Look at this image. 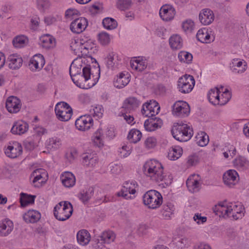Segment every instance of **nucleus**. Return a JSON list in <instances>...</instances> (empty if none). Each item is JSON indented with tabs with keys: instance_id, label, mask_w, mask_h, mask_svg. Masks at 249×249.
I'll return each mask as SVG.
<instances>
[{
	"instance_id": "obj_1",
	"label": "nucleus",
	"mask_w": 249,
	"mask_h": 249,
	"mask_svg": "<svg viewBox=\"0 0 249 249\" xmlns=\"http://www.w3.org/2000/svg\"><path fill=\"white\" fill-rule=\"evenodd\" d=\"M70 74L73 83L78 87L85 88L83 86L84 81L86 82L90 78L91 69L89 67H84L82 69L81 63L74 60L70 67Z\"/></svg>"
},
{
	"instance_id": "obj_2",
	"label": "nucleus",
	"mask_w": 249,
	"mask_h": 249,
	"mask_svg": "<svg viewBox=\"0 0 249 249\" xmlns=\"http://www.w3.org/2000/svg\"><path fill=\"white\" fill-rule=\"evenodd\" d=\"M173 137L179 142H187L193 135V129L187 124L175 123L171 130Z\"/></svg>"
},
{
	"instance_id": "obj_3",
	"label": "nucleus",
	"mask_w": 249,
	"mask_h": 249,
	"mask_svg": "<svg viewBox=\"0 0 249 249\" xmlns=\"http://www.w3.org/2000/svg\"><path fill=\"white\" fill-rule=\"evenodd\" d=\"M73 212L72 204L68 201H61L54 208L53 214L59 221H65L69 219Z\"/></svg>"
},
{
	"instance_id": "obj_4",
	"label": "nucleus",
	"mask_w": 249,
	"mask_h": 249,
	"mask_svg": "<svg viewBox=\"0 0 249 249\" xmlns=\"http://www.w3.org/2000/svg\"><path fill=\"white\" fill-rule=\"evenodd\" d=\"M55 112L59 120L66 122L71 119L72 114V109L69 104L61 102L56 105Z\"/></svg>"
},
{
	"instance_id": "obj_5",
	"label": "nucleus",
	"mask_w": 249,
	"mask_h": 249,
	"mask_svg": "<svg viewBox=\"0 0 249 249\" xmlns=\"http://www.w3.org/2000/svg\"><path fill=\"white\" fill-rule=\"evenodd\" d=\"M195 84L194 77L190 75H184L179 78L178 88L183 93H189L193 89Z\"/></svg>"
},
{
	"instance_id": "obj_6",
	"label": "nucleus",
	"mask_w": 249,
	"mask_h": 249,
	"mask_svg": "<svg viewBox=\"0 0 249 249\" xmlns=\"http://www.w3.org/2000/svg\"><path fill=\"white\" fill-rule=\"evenodd\" d=\"M190 112V106L186 102L178 101L173 106L172 113L174 116L183 118L188 116Z\"/></svg>"
},
{
	"instance_id": "obj_7",
	"label": "nucleus",
	"mask_w": 249,
	"mask_h": 249,
	"mask_svg": "<svg viewBox=\"0 0 249 249\" xmlns=\"http://www.w3.org/2000/svg\"><path fill=\"white\" fill-rule=\"evenodd\" d=\"M225 213L229 217H232L234 220L241 218L244 214V208L240 204H232L227 206Z\"/></svg>"
},
{
	"instance_id": "obj_8",
	"label": "nucleus",
	"mask_w": 249,
	"mask_h": 249,
	"mask_svg": "<svg viewBox=\"0 0 249 249\" xmlns=\"http://www.w3.org/2000/svg\"><path fill=\"white\" fill-rule=\"evenodd\" d=\"M137 186L138 184L135 181H125L121 191L117 193V196H122L126 199H131L130 195L135 194L136 192L135 188Z\"/></svg>"
},
{
	"instance_id": "obj_9",
	"label": "nucleus",
	"mask_w": 249,
	"mask_h": 249,
	"mask_svg": "<svg viewBox=\"0 0 249 249\" xmlns=\"http://www.w3.org/2000/svg\"><path fill=\"white\" fill-rule=\"evenodd\" d=\"M93 124V120L90 115L81 116L75 122L76 128L84 131L89 130Z\"/></svg>"
},
{
	"instance_id": "obj_10",
	"label": "nucleus",
	"mask_w": 249,
	"mask_h": 249,
	"mask_svg": "<svg viewBox=\"0 0 249 249\" xmlns=\"http://www.w3.org/2000/svg\"><path fill=\"white\" fill-rule=\"evenodd\" d=\"M88 24L87 19L85 18L80 17L75 19L70 25V29L75 34H80L83 32Z\"/></svg>"
},
{
	"instance_id": "obj_11",
	"label": "nucleus",
	"mask_w": 249,
	"mask_h": 249,
	"mask_svg": "<svg viewBox=\"0 0 249 249\" xmlns=\"http://www.w3.org/2000/svg\"><path fill=\"white\" fill-rule=\"evenodd\" d=\"M219 92V90L217 88L211 89L208 93L209 102L214 105L223 106L225 105L229 101V97L224 100L222 98H220Z\"/></svg>"
},
{
	"instance_id": "obj_12",
	"label": "nucleus",
	"mask_w": 249,
	"mask_h": 249,
	"mask_svg": "<svg viewBox=\"0 0 249 249\" xmlns=\"http://www.w3.org/2000/svg\"><path fill=\"white\" fill-rule=\"evenodd\" d=\"M157 167L158 168V170H157V182L159 180L163 181V182L160 184L159 186L161 188H164L167 186L172 183V177L169 175L168 177L164 175L163 172V167L161 163L158 162L157 161Z\"/></svg>"
},
{
	"instance_id": "obj_13",
	"label": "nucleus",
	"mask_w": 249,
	"mask_h": 249,
	"mask_svg": "<svg viewBox=\"0 0 249 249\" xmlns=\"http://www.w3.org/2000/svg\"><path fill=\"white\" fill-rule=\"evenodd\" d=\"M140 104V101L137 98L129 97L124 100L122 107L126 113H130L135 110Z\"/></svg>"
},
{
	"instance_id": "obj_14",
	"label": "nucleus",
	"mask_w": 249,
	"mask_h": 249,
	"mask_svg": "<svg viewBox=\"0 0 249 249\" xmlns=\"http://www.w3.org/2000/svg\"><path fill=\"white\" fill-rule=\"evenodd\" d=\"M76 44V42H75L74 44L71 47V49L73 51L74 53L79 56H80V55H85L89 57H91L92 53L94 52V50H95V47L94 46V44L91 43V44H89V42H87L85 44L81 45L80 48L81 51L79 52V49H73V46Z\"/></svg>"
},
{
	"instance_id": "obj_15",
	"label": "nucleus",
	"mask_w": 249,
	"mask_h": 249,
	"mask_svg": "<svg viewBox=\"0 0 249 249\" xmlns=\"http://www.w3.org/2000/svg\"><path fill=\"white\" fill-rule=\"evenodd\" d=\"M176 14L174 8L170 5H163L160 9L159 15L161 18L164 21H169L173 19Z\"/></svg>"
},
{
	"instance_id": "obj_16",
	"label": "nucleus",
	"mask_w": 249,
	"mask_h": 249,
	"mask_svg": "<svg viewBox=\"0 0 249 249\" xmlns=\"http://www.w3.org/2000/svg\"><path fill=\"white\" fill-rule=\"evenodd\" d=\"M20 101L16 97L11 96L8 98L6 102V107L10 113H17L20 108Z\"/></svg>"
},
{
	"instance_id": "obj_17",
	"label": "nucleus",
	"mask_w": 249,
	"mask_h": 249,
	"mask_svg": "<svg viewBox=\"0 0 249 249\" xmlns=\"http://www.w3.org/2000/svg\"><path fill=\"white\" fill-rule=\"evenodd\" d=\"M22 147L18 142H14L12 145H9L5 151V154L9 158H16L21 154Z\"/></svg>"
},
{
	"instance_id": "obj_18",
	"label": "nucleus",
	"mask_w": 249,
	"mask_h": 249,
	"mask_svg": "<svg viewBox=\"0 0 249 249\" xmlns=\"http://www.w3.org/2000/svg\"><path fill=\"white\" fill-rule=\"evenodd\" d=\"M196 37L198 41L203 43H210L214 40V36L208 32L207 28H203L199 30Z\"/></svg>"
},
{
	"instance_id": "obj_19",
	"label": "nucleus",
	"mask_w": 249,
	"mask_h": 249,
	"mask_svg": "<svg viewBox=\"0 0 249 249\" xmlns=\"http://www.w3.org/2000/svg\"><path fill=\"white\" fill-rule=\"evenodd\" d=\"M238 173L235 170H229L223 175V178L225 184L231 187L238 182Z\"/></svg>"
},
{
	"instance_id": "obj_20",
	"label": "nucleus",
	"mask_w": 249,
	"mask_h": 249,
	"mask_svg": "<svg viewBox=\"0 0 249 249\" xmlns=\"http://www.w3.org/2000/svg\"><path fill=\"white\" fill-rule=\"evenodd\" d=\"M214 14L210 9H203L199 13V18L201 23L209 25L214 20Z\"/></svg>"
},
{
	"instance_id": "obj_21",
	"label": "nucleus",
	"mask_w": 249,
	"mask_h": 249,
	"mask_svg": "<svg viewBox=\"0 0 249 249\" xmlns=\"http://www.w3.org/2000/svg\"><path fill=\"white\" fill-rule=\"evenodd\" d=\"M153 195L156 196V190H151L148 191L143 196V203L149 209H156V199L153 197Z\"/></svg>"
},
{
	"instance_id": "obj_22",
	"label": "nucleus",
	"mask_w": 249,
	"mask_h": 249,
	"mask_svg": "<svg viewBox=\"0 0 249 249\" xmlns=\"http://www.w3.org/2000/svg\"><path fill=\"white\" fill-rule=\"evenodd\" d=\"M156 100H151L142 105L141 112L147 117H156L154 114Z\"/></svg>"
},
{
	"instance_id": "obj_23",
	"label": "nucleus",
	"mask_w": 249,
	"mask_h": 249,
	"mask_svg": "<svg viewBox=\"0 0 249 249\" xmlns=\"http://www.w3.org/2000/svg\"><path fill=\"white\" fill-rule=\"evenodd\" d=\"M40 213L38 211L34 210H29L23 215V218L26 223H36L40 219Z\"/></svg>"
},
{
	"instance_id": "obj_24",
	"label": "nucleus",
	"mask_w": 249,
	"mask_h": 249,
	"mask_svg": "<svg viewBox=\"0 0 249 249\" xmlns=\"http://www.w3.org/2000/svg\"><path fill=\"white\" fill-rule=\"evenodd\" d=\"M156 160L151 159L146 161L142 167V171L146 176L152 178L156 175Z\"/></svg>"
},
{
	"instance_id": "obj_25",
	"label": "nucleus",
	"mask_w": 249,
	"mask_h": 249,
	"mask_svg": "<svg viewBox=\"0 0 249 249\" xmlns=\"http://www.w3.org/2000/svg\"><path fill=\"white\" fill-rule=\"evenodd\" d=\"M9 67L12 70L18 69L22 65L23 60L19 55L15 54L10 55L8 58Z\"/></svg>"
},
{
	"instance_id": "obj_26",
	"label": "nucleus",
	"mask_w": 249,
	"mask_h": 249,
	"mask_svg": "<svg viewBox=\"0 0 249 249\" xmlns=\"http://www.w3.org/2000/svg\"><path fill=\"white\" fill-rule=\"evenodd\" d=\"M62 184L68 188L72 187L75 183V178L71 172H64L61 176Z\"/></svg>"
},
{
	"instance_id": "obj_27",
	"label": "nucleus",
	"mask_w": 249,
	"mask_h": 249,
	"mask_svg": "<svg viewBox=\"0 0 249 249\" xmlns=\"http://www.w3.org/2000/svg\"><path fill=\"white\" fill-rule=\"evenodd\" d=\"M40 44L46 49H49L55 46V39L50 35L42 36L40 38Z\"/></svg>"
},
{
	"instance_id": "obj_28",
	"label": "nucleus",
	"mask_w": 249,
	"mask_h": 249,
	"mask_svg": "<svg viewBox=\"0 0 249 249\" xmlns=\"http://www.w3.org/2000/svg\"><path fill=\"white\" fill-rule=\"evenodd\" d=\"M28 124L25 122H17L13 125L11 132L14 134L21 135L28 130Z\"/></svg>"
},
{
	"instance_id": "obj_29",
	"label": "nucleus",
	"mask_w": 249,
	"mask_h": 249,
	"mask_svg": "<svg viewBox=\"0 0 249 249\" xmlns=\"http://www.w3.org/2000/svg\"><path fill=\"white\" fill-rule=\"evenodd\" d=\"M13 229V222L10 220H5L0 223V235H8Z\"/></svg>"
},
{
	"instance_id": "obj_30",
	"label": "nucleus",
	"mask_w": 249,
	"mask_h": 249,
	"mask_svg": "<svg viewBox=\"0 0 249 249\" xmlns=\"http://www.w3.org/2000/svg\"><path fill=\"white\" fill-rule=\"evenodd\" d=\"M77 242L82 245L88 244L90 240V235L88 231L82 230L77 233Z\"/></svg>"
},
{
	"instance_id": "obj_31",
	"label": "nucleus",
	"mask_w": 249,
	"mask_h": 249,
	"mask_svg": "<svg viewBox=\"0 0 249 249\" xmlns=\"http://www.w3.org/2000/svg\"><path fill=\"white\" fill-rule=\"evenodd\" d=\"M169 44L172 49H180L183 46L182 39L180 36L174 35L169 38Z\"/></svg>"
},
{
	"instance_id": "obj_32",
	"label": "nucleus",
	"mask_w": 249,
	"mask_h": 249,
	"mask_svg": "<svg viewBox=\"0 0 249 249\" xmlns=\"http://www.w3.org/2000/svg\"><path fill=\"white\" fill-rule=\"evenodd\" d=\"M195 175L190 177L186 180V185L192 193L197 192L199 190V182L194 178Z\"/></svg>"
},
{
	"instance_id": "obj_33",
	"label": "nucleus",
	"mask_w": 249,
	"mask_h": 249,
	"mask_svg": "<svg viewBox=\"0 0 249 249\" xmlns=\"http://www.w3.org/2000/svg\"><path fill=\"white\" fill-rule=\"evenodd\" d=\"M129 81L128 76L123 73H121L114 81V85L117 88L121 89L126 86Z\"/></svg>"
},
{
	"instance_id": "obj_34",
	"label": "nucleus",
	"mask_w": 249,
	"mask_h": 249,
	"mask_svg": "<svg viewBox=\"0 0 249 249\" xmlns=\"http://www.w3.org/2000/svg\"><path fill=\"white\" fill-rule=\"evenodd\" d=\"M233 165L237 169L245 170L249 167V161L243 157L235 159L233 161Z\"/></svg>"
},
{
	"instance_id": "obj_35",
	"label": "nucleus",
	"mask_w": 249,
	"mask_h": 249,
	"mask_svg": "<svg viewBox=\"0 0 249 249\" xmlns=\"http://www.w3.org/2000/svg\"><path fill=\"white\" fill-rule=\"evenodd\" d=\"M142 137L141 132L137 129H131L127 136V139L130 142L136 143L139 142Z\"/></svg>"
},
{
	"instance_id": "obj_36",
	"label": "nucleus",
	"mask_w": 249,
	"mask_h": 249,
	"mask_svg": "<svg viewBox=\"0 0 249 249\" xmlns=\"http://www.w3.org/2000/svg\"><path fill=\"white\" fill-rule=\"evenodd\" d=\"M94 194V188L90 187L86 190H83L79 194L80 199L84 203L88 202Z\"/></svg>"
},
{
	"instance_id": "obj_37",
	"label": "nucleus",
	"mask_w": 249,
	"mask_h": 249,
	"mask_svg": "<svg viewBox=\"0 0 249 249\" xmlns=\"http://www.w3.org/2000/svg\"><path fill=\"white\" fill-rule=\"evenodd\" d=\"M36 196L27 195L21 193L20 194V202L22 207H25L29 204H33L35 201Z\"/></svg>"
},
{
	"instance_id": "obj_38",
	"label": "nucleus",
	"mask_w": 249,
	"mask_h": 249,
	"mask_svg": "<svg viewBox=\"0 0 249 249\" xmlns=\"http://www.w3.org/2000/svg\"><path fill=\"white\" fill-rule=\"evenodd\" d=\"M182 150L179 147H172L169 150L168 158L169 160H175L182 155Z\"/></svg>"
},
{
	"instance_id": "obj_39",
	"label": "nucleus",
	"mask_w": 249,
	"mask_h": 249,
	"mask_svg": "<svg viewBox=\"0 0 249 249\" xmlns=\"http://www.w3.org/2000/svg\"><path fill=\"white\" fill-rule=\"evenodd\" d=\"M99 238H101L106 244H109L114 241L116 235L113 231H107L103 232Z\"/></svg>"
},
{
	"instance_id": "obj_40",
	"label": "nucleus",
	"mask_w": 249,
	"mask_h": 249,
	"mask_svg": "<svg viewBox=\"0 0 249 249\" xmlns=\"http://www.w3.org/2000/svg\"><path fill=\"white\" fill-rule=\"evenodd\" d=\"M148 118L144 123V127L147 131H154L156 130V117Z\"/></svg>"
},
{
	"instance_id": "obj_41",
	"label": "nucleus",
	"mask_w": 249,
	"mask_h": 249,
	"mask_svg": "<svg viewBox=\"0 0 249 249\" xmlns=\"http://www.w3.org/2000/svg\"><path fill=\"white\" fill-rule=\"evenodd\" d=\"M103 26L107 29L112 30L117 27V21L111 18H106L103 20Z\"/></svg>"
},
{
	"instance_id": "obj_42",
	"label": "nucleus",
	"mask_w": 249,
	"mask_h": 249,
	"mask_svg": "<svg viewBox=\"0 0 249 249\" xmlns=\"http://www.w3.org/2000/svg\"><path fill=\"white\" fill-rule=\"evenodd\" d=\"M196 143L200 146H206L209 142V136L204 132H201L196 137Z\"/></svg>"
},
{
	"instance_id": "obj_43",
	"label": "nucleus",
	"mask_w": 249,
	"mask_h": 249,
	"mask_svg": "<svg viewBox=\"0 0 249 249\" xmlns=\"http://www.w3.org/2000/svg\"><path fill=\"white\" fill-rule=\"evenodd\" d=\"M132 3L131 0H117L116 7L121 11H124L128 9L131 7Z\"/></svg>"
},
{
	"instance_id": "obj_44",
	"label": "nucleus",
	"mask_w": 249,
	"mask_h": 249,
	"mask_svg": "<svg viewBox=\"0 0 249 249\" xmlns=\"http://www.w3.org/2000/svg\"><path fill=\"white\" fill-rule=\"evenodd\" d=\"M102 136L101 130H98L94 133L92 137V140L94 145L99 147L102 146L104 144Z\"/></svg>"
},
{
	"instance_id": "obj_45",
	"label": "nucleus",
	"mask_w": 249,
	"mask_h": 249,
	"mask_svg": "<svg viewBox=\"0 0 249 249\" xmlns=\"http://www.w3.org/2000/svg\"><path fill=\"white\" fill-rule=\"evenodd\" d=\"M178 57L181 62L186 63H190L193 59L192 54L186 52H180L178 53Z\"/></svg>"
},
{
	"instance_id": "obj_46",
	"label": "nucleus",
	"mask_w": 249,
	"mask_h": 249,
	"mask_svg": "<svg viewBox=\"0 0 249 249\" xmlns=\"http://www.w3.org/2000/svg\"><path fill=\"white\" fill-rule=\"evenodd\" d=\"M27 39L24 36H18L14 38L12 43L15 47L21 48L23 46Z\"/></svg>"
},
{
	"instance_id": "obj_47",
	"label": "nucleus",
	"mask_w": 249,
	"mask_h": 249,
	"mask_svg": "<svg viewBox=\"0 0 249 249\" xmlns=\"http://www.w3.org/2000/svg\"><path fill=\"white\" fill-rule=\"evenodd\" d=\"M98 39L102 45H106L110 42L109 35L107 33L102 32L98 35Z\"/></svg>"
},
{
	"instance_id": "obj_48",
	"label": "nucleus",
	"mask_w": 249,
	"mask_h": 249,
	"mask_svg": "<svg viewBox=\"0 0 249 249\" xmlns=\"http://www.w3.org/2000/svg\"><path fill=\"white\" fill-rule=\"evenodd\" d=\"M37 4L39 9L44 11L50 7L51 2L49 0H37Z\"/></svg>"
},
{
	"instance_id": "obj_49",
	"label": "nucleus",
	"mask_w": 249,
	"mask_h": 249,
	"mask_svg": "<svg viewBox=\"0 0 249 249\" xmlns=\"http://www.w3.org/2000/svg\"><path fill=\"white\" fill-rule=\"evenodd\" d=\"M194 25V22L192 20H187L182 23V28L185 32H191Z\"/></svg>"
},
{
	"instance_id": "obj_50",
	"label": "nucleus",
	"mask_w": 249,
	"mask_h": 249,
	"mask_svg": "<svg viewBox=\"0 0 249 249\" xmlns=\"http://www.w3.org/2000/svg\"><path fill=\"white\" fill-rule=\"evenodd\" d=\"M114 54L113 53H111L108 54L107 57V66L108 69H113L115 66V62L114 61Z\"/></svg>"
},
{
	"instance_id": "obj_51",
	"label": "nucleus",
	"mask_w": 249,
	"mask_h": 249,
	"mask_svg": "<svg viewBox=\"0 0 249 249\" xmlns=\"http://www.w3.org/2000/svg\"><path fill=\"white\" fill-rule=\"evenodd\" d=\"M33 57L37 63L39 67V70H41L44 65L45 62L43 56L42 54H38L35 55Z\"/></svg>"
},
{
	"instance_id": "obj_52",
	"label": "nucleus",
	"mask_w": 249,
	"mask_h": 249,
	"mask_svg": "<svg viewBox=\"0 0 249 249\" xmlns=\"http://www.w3.org/2000/svg\"><path fill=\"white\" fill-rule=\"evenodd\" d=\"M109 168L113 174H118L120 173L122 170V166L120 164L111 163L109 165Z\"/></svg>"
},
{
	"instance_id": "obj_53",
	"label": "nucleus",
	"mask_w": 249,
	"mask_h": 249,
	"mask_svg": "<svg viewBox=\"0 0 249 249\" xmlns=\"http://www.w3.org/2000/svg\"><path fill=\"white\" fill-rule=\"evenodd\" d=\"M144 144L147 149H151L156 146V139L154 137H148L145 141Z\"/></svg>"
},
{
	"instance_id": "obj_54",
	"label": "nucleus",
	"mask_w": 249,
	"mask_h": 249,
	"mask_svg": "<svg viewBox=\"0 0 249 249\" xmlns=\"http://www.w3.org/2000/svg\"><path fill=\"white\" fill-rule=\"evenodd\" d=\"M93 241L94 243L92 246L96 249H102L104 247V244H106L101 238H99V236L98 238L94 239Z\"/></svg>"
},
{
	"instance_id": "obj_55",
	"label": "nucleus",
	"mask_w": 249,
	"mask_h": 249,
	"mask_svg": "<svg viewBox=\"0 0 249 249\" xmlns=\"http://www.w3.org/2000/svg\"><path fill=\"white\" fill-rule=\"evenodd\" d=\"M227 209V206H221V207H217V206H215L213 208V212L214 213L218 215L219 213H221L222 215H223L224 216L225 215H227V214L225 213V210Z\"/></svg>"
},
{
	"instance_id": "obj_56",
	"label": "nucleus",
	"mask_w": 249,
	"mask_h": 249,
	"mask_svg": "<svg viewBox=\"0 0 249 249\" xmlns=\"http://www.w3.org/2000/svg\"><path fill=\"white\" fill-rule=\"evenodd\" d=\"M207 217L206 216H202L201 214L198 213L195 214L194 216V220L195 221H196L197 224H203L206 222L207 221Z\"/></svg>"
},
{
	"instance_id": "obj_57",
	"label": "nucleus",
	"mask_w": 249,
	"mask_h": 249,
	"mask_svg": "<svg viewBox=\"0 0 249 249\" xmlns=\"http://www.w3.org/2000/svg\"><path fill=\"white\" fill-rule=\"evenodd\" d=\"M166 90V88L163 84H159L157 86V95L163 96L165 94Z\"/></svg>"
},
{
	"instance_id": "obj_58",
	"label": "nucleus",
	"mask_w": 249,
	"mask_h": 249,
	"mask_svg": "<svg viewBox=\"0 0 249 249\" xmlns=\"http://www.w3.org/2000/svg\"><path fill=\"white\" fill-rule=\"evenodd\" d=\"M140 63V61L138 60H135L130 61L131 67L135 70L138 71H142L144 69V66H142V68L138 67V64Z\"/></svg>"
},
{
	"instance_id": "obj_59",
	"label": "nucleus",
	"mask_w": 249,
	"mask_h": 249,
	"mask_svg": "<svg viewBox=\"0 0 249 249\" xmlns=\"http://www.w3.org/2000/svg\"><path fill=\"white\" fill-rule=\"evenodd\" d=\"M78 11L74 9H69L65 12V17L67 18H71L73 16L77 15Z\"/></svg>"
},
{
	"instance_id": "obj_60",
	"label": "nucleus",
	"mask_w": 249,
	"mask_h": 249,
	"mask_svg": "<svg viewBox=\"0 0 249 249\" xmlns=\"http://www.w3.org/2000/svg\"><path fill=\"white\" fill-rule=\"evenodd\" d=\"M98 161L97 157L94 154H92V157L91 158L89 157V161H88L87 163V166L92 167L97 163Z\"/></svg>"
},
{
	"instance_id": "obj_61",
	"label": "nucleus",
	"mask_w": 249,
	"mask_h": 249,
	"mask_svg": "<svg viewBox=\"0 0 249 249\" xmlns=\"http://www.w3.org/2000/svg\"><path fill=\"white\" fill-rule=\"evenodd\" d=\"M148 227L145 225H140L137 229V232L140 235L146 233Z\"/></svg>"
},
{
	"instance_id": "obj_62",
	"label": "nucleus",
	"mask_w": 249,
	"mask_h": 249,
	"mask_svg": "<svg viewBox=\"0 0 249 249\" xmlns=\"http://www.w3.org/2000/svg\"><path fill=\"white\" fill-rule=\"evenodd\" d=\"M29 65L30 66V68L33 71H36L37 69H39V67L37 63L33 57L30 59Z\"/></svg>"
},
{
	"instance_id": "obj_63",
	"label": "nucleus",
	"mask_w": 249,
	"mask_h": 249,
	"mask_svg": "<svg viewBox=\"0 0 249 249\" xmlns=\"http://www.w3.org/2000/svg\"><path fill=\"white\" fill-rule=\"evenodd\" d=\"M162 216L165 218H167L170 217L172 213L171 212L170 209L168 207V206H165L163 211L161 212Z\"/></svg>"
},
{
	"instance_id": "obj_64",
	"label": "nucleus",
	"mask_w": 249,
	"mask_h": 249,
	"mask_svg": "<svg viewBox=\"0 0 249 249\" xmlns=\"http://www.w3.org/2000/svg\"><path fill=\"white\" fill-rule=\"evenodd\" d=\"M49 142L53 146L57 147L61 144V141L60 139L57 138H52L50 139Z\"/></svg>"
}]
</instances>
